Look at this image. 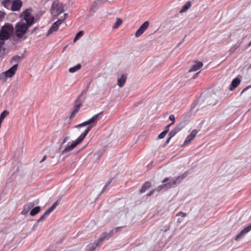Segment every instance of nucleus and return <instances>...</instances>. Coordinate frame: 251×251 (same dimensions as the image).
Masks as SVG:
<instances>
[{"instance_id":"obj_1","label":"nucleus","mask_w":251,"mask_h":251,"mask_svg":"<svg viewBox=\"0 0 251 251\" xmlns=\"http://www.w3.org/2000/svg\"><path fill=\"white\" fill-rule=\"evenodd\" d=\"M31 14V9H27L20 15L22 20L26 23L19 22L15 25V35L19 39L23 37L28 28L34 24V18Z\"/></svg>"},{"instance_id":"obj_2","label":"nucleus","mask_w":251,"mask_h":251,"mask_svg":"<svg viewBox=\"0 0 251 251\" xmlns=\"http://www.w3.org/2000/svg\"><path fill=\"white\" fill-rule=\"evenodd\" d=\"M92 126H89L84 132L82 133L77 139L71 145H68L62 151V154L67 153L73 150L78 144L81 143L85 138L88 132L91 130Z\"/></svg>"},{"instance_id":"obj_3","label":"nucleus","mask_w":251,"mask_h":251,"mask_svg":"<svg viewBox=\"0 0 251 251\" xmlns=\"http://www.w3.org/2000/svg\"><path fill=\"white\" fill-rule=\"evenodd\" d=\"M14 32V27L10 24H5L0 30V40L4 41L9 39Z\"/></svg>"},{"instance_id":"obj_4","label":"nucleus","mask_w":251,"mask_h":251,"mask_svg":"<svg viewBox=\"0 0 251 251\" xmlns=\"http://www.w3.org/2000/svg\"><path fill=\"white\" fill-rule=\"evenodd\" d=\"M64 5L58 0L53 1L50 8L51 14L54 16H58L62 13L64 10Z\"/></svg>"},{"instance_id":"obj_5","label":"nucleus","mask_w":251,"mask_h":251,"mask_svg":"<svg viewBox=\"0 0 251 251\" xmlns=\"http://www.w3.org/2000/svg\"><path fill=\"white\" fill-rule=\"evenodd\" d=\"M120 228V227H117L115 230H111L109 233L104 232L102 233L98 242L96 243L95 247H93V249L91 251H94L95 250V248L99 246V245L103 242L105 239H108L109 238L111 237L115 233H116L118 229Z\"/></svg>"},{"instance_id":"obj_6","label":"nucleus","mask_w":251,"mask_h":251,"mask_svg":"<svg viewBox=\"0 0 251 251\" xmlns=\"http://www.w3.org/2000/svg\"><path fill=\"white\" fill-rule=\"evenodd\" d=\"M120 228V227H117L115 230H111L109 233L104 232L102 233L98 242L96 243L95 247H93V249L91 251H94L95 250V248L99 246V245L103 242L105 239H108L109 238L111 237L115 233H116L118 229Z\"/></svg>"},{"instance_id":"obj_7","label":"nucleus","mask_w":251,"mask_h":251,"mask_svg":"<svg viewBox=\"0 0 251 251\" xmlns=\"http://www.w3.org/2000/svg\"><path fill=\"white\" fill-rule=\"evenodd\" d=\"M102 113V112H100L95 115H94L93 117H92L91 118H90L89 120L85 121L78 126H77V127H81L83 126H85L86 125H89L92 124L93 125H95L98 121L100 119L101 115Z\"/></svg>"},{"instance_id":"obj_8","label":"nucleus","mask_w":251,"mask_h":251,"mask_svg":"<svg viewBox=\"0 0 251 251\" xmlns=\"http://www.w3.org/2000/svg\"><path fill=\"white\" fill-rule=\"evenodd\" d=\"M183 178V176H178L176 178V179H172L170 182H169L167 183H165L163 185L159 186L157 188L156 190L157 191H160L162 189L171 188L173 185H175L176 184L177 180H178L179 179H182Z\"/></svg>"},{"instance_id":"obj_9","label":"nucleus","mask_w":251,"mask_h":251,"mask_svg":"<svg viewBox=\"0 0 251 251\" xmlns=\"http://www.w3.org/2000/svg\"><path fill=\"white\" fill-rule=\"evenodd\" d=\"M149 25V22L146 21L144 22L139 27V28L136 31L135 34V36L137 37H139L148 28Z\"/></svg>"},{"instance_id":"obj_10","label":"nucleus","mask_w":251,"mask_h":251,"mask_svg":"<svg viewBox=\"0 0 251 251\" xmlns=\"http://www.w3.org/2000/svg\"><path fill=\"white\" fill-rule=\"evenodd\" d=\"M251 230V224L244 228L236 236L235 240L239 241L241 238H243L247 233Z\"/></svg>"},{"instance_id":"obj_11","label":"nucleus","mask_w":251,"mask_h":251,"mask_svg":"<svg viewBox=\"0 0 251 251\" xmlns=\"http://www.w3.org/2000/svg\"><path fill=\"white\" fill-rule=\"evenodd\" d=\"M18 69V65L14 64L13 67L5 72L3 74L6 77H11L13 76Z\"/></svg>"},{"instance_id":"obj_12","label":"nucleus","mask_w":251,"mask_h":251,"mask_svg":"<svg viewBox=\"0 0 251 251\" xmlns=\"http://www.w3.org/2000/svg\"><path fill=\"white\" fill-rule=\"evenodd\" d=\"M22 6V2L21 0H12L11 10L13 11H19Z\"/></svg>"},{"instance_id":"obj_13","label":"nucleus","mask_w":251,"mask_h":251,"mask_svg":"<svg viewBox=\"0 0 251 251\" xmlns=\"http://www.w3.org/2000/svg\"><path fill=\"white\" fill-rule=\"evenodd\" d=\"M197 133V130H193L191 133L189 135H188L187 137L186 138L184 142V145H187L190 143L195 138Z\"/></svg>"},{"instance_id":"obj_14","label":"nucleus","mask_w":251,"mask_h":251,"mask_svg":"<svg viewBox=\"0 0 251 251\" xmlns=\"http://www.w3.org/2000/svg\"><path fill=\"white\" fill-rule=\"evenodd\" d=\"M62 23V21L60 20L59 19L54 23L52 25L51 27L49 29L48 31V33L50 34L53 32L56 31L59 26V25Z\"/></svg>"},{"instance_id":"obj_15","label":"nucleus","mask_w":251,"mask_h":251,"mask_svg":"<svg viewBox=\"0 0 251 251\" xmlns=\"http://www.w3.org/2000/svg\"><path fill=\"white\" fill-rule=\"evenodd\" d=\"M77 100L75 101V104L74 106V108L73 111L72 112L71 115H70V118H73L74 117L75 115V114L79 111L80 108L82 106V104L80 102L77 103Z\"/></svg>"},{"instance_id":"obj_16","label":"nucleus","mask_w":251,"mask_h":251,"mask_svg":"<svg viewBox=\"0 0 251 251\" xmlns=\"http://www.w3.org/2000/svg\"><path fill=\"white\" fill-rule=\"evenodd\" d=\"M34 206V204L32 202H29L25 204L23 208V210L21 212V214L23 215H26L30 209Z\"/></svg>"},{"instance_id":"obj_17","label":"nucleus","mask_w":251,"mask_h":251,"mask_svg":"<svg viewBox=\"0 0 251 251\" xmlns=\"http://www.w3.org/2000/svg\"><path fill=\"white\" fill-rule=\"evenodd\" d=\"M203 66V63L201 62L196 61L195 64L192 66L189 70V72L197 71Z\"/></svg>"},{"instance_id":"obj_18","label":"nucleus","mask_w":251,"mask_h":251,"mask_svg":"<svg viewBox=\"0 0 251 251\" xmlns=\"http://www.w3.org/2000/svg\"><path fill=\"white\" fill-rule=\"evenodd\" d=\"M240 82L241 80L238 78H235L233 79L230 85L229 89L231 91L233 90L235 88L239 85Z\"/></svg>"},{"instance_id":"obj_19","label":"nucleus","mask_w":251,"mask_h":251,"mask_svg":"<svg viewBox=\"0 0 251 251\" xmlns=\"http://www.w3.org/2000/svg\"><path fill=\"white\" fill-rule=\"evenodd\" d=\"M183 128V126H181L180 124H179L177 126H176L173 130H171L169 134V136L170 138H172L174 137L177 132L180 131Z\"/></svg>"},{"instance_id":"obj_20","label":"nucleus","mask_w":251,"mask_h":251,"mask_svg":"<svg viewBox=\"0 0 251 251\" xmlns=\"http://www.w3.org/2000/svg\"><path fill=\"white\" fill-rule=\"evenodd\" d=\"M126 80V75H122L120 78H119L118 79V85L119 87H123Z\"/></svg>"},{"instance_id":"obj_21","label":"nucleus","mask_w":251,"mask_h":251,"mask_svg":"<svg viewBox=\"0 0 251 251\" xmlns=\"http://www.w3.org/2000/svg\"><path fill=\"white\" fill-rule=\"evenodd\" d=\"M151 186V183L149 181L145 182L142 185L141 189L140 190V193H144L146 190L149 189Z\"/></svg>"},{"instance_id":"obj_22","label":"nucleus","mask_w":251,"mask_h":251,"mask_svg":"<svg viewBox=\"0 0 251 251\" xmlns=\"http://www.w3.org/2000/svg\"><path fill=\"white\" fill-rule=\"evenodd\" d=\"M2 5L7 9H11L12 0H3L1 2Z\"/></svg>"},{"instance_id":"obj_23","label":"nucleus","mask_w":251,"mask_h":251,"mask_svg":"<svg viewBox=\"0 0 251 251\" xmlns=\"http://www.w3.org/2000/svg\"><path fill=\"white\" fill-rule=\"evenodd\" d=\"M23 57L20 56L15 55L13 56L11 59V63H15V64H17L18 66V63L22 60Z\"/></svg>"},{"instance_id":"obj_24","label":"nucleus","mask_w":251,"mask_h":251,"mask_svg":"<svg viewBox=\"0 0 251 251\" xmlns=\"http://www.w3.org/2000/svg\"><path fill=\"white\" fill-rule=\"evenodd\" d=\"M40 210L41 208L40 206H36L31 210L30 214L32 216H35L40 212Z\"/></svg>"},{"instance_id":"obj_25","label":"nucleus","mask_w":251,"mask_h":251,"mask_svg":"<svg viewBox=\"0 0 251 251\" xmlns=\"http://www.w3.org/2000/svg\"><path fill=\"white\" fill-rule=\"evenodd\" d=\"M81 68V65L80 64H77L76 66L71 67L69 69V71L70 73H73L79 70Z\"/></svg>"},{"instance_id":"obj_26","label":"nucleus","mask_w":251,"mask_h":251,"mask_svg":"<svg viewBox=\"0 0 251 251\" xmlns=\"http://www.w3.org/2000/svg\"><path fill=\"white\" fill-rule=\"evenodd\" d=\"M191 6V3L190 1H188L183 6L182 8L180 11V13L183 12L187 10Z\"/></svg>"},{"instance_id":"obj_27","label":"nucleus","mask_w":251,"mask_h":251,"mask_svg":"<svg viewBox=\"0 0 251 251\" xmlns=\"http://www.w3.org/2000/svg\"><path fill=\"white\" fill-rule=\"evenodd\" d=\"M122 22L123 21L122 19L120 18H117L116 19V22L113 25L112 28L115 29L118 28L122 25Z\"/></svg>"},{"instance_id":"obj_28","label":"nucleus","mask_w":251,"mask_h":251,"mask_svg":"<svg viewBox=\"0 0 251 251\" xmlns=\"http://www.w3.org/2000/svg\"><path fill=\"white\" fill-rule=\"evenodd\" d=\"M9 114V112L7 110H4L0 115V121L3 122L4 118Z\"/></svg>"},{"instance_id":"obj_29","label":"nucleus","mask_w":251,"mask_h":251,"mask_svg":"<svg viewBox=\"0 0 251 251\" xmlns=\"http://www.w3.org/2000/svg\"><path fill=\"white\" fill-rule=\"evenodd\" d=\"M57 203L54 202L52 206L49 208L46 212H45V215H49L57 206Z\"/></svg>"},{"instance_id":"obj_30","label":"nucleus","mask_w":251,"mask_h":251,"mask_svg":"<svg viewBox=\"0 0 251 251\" xmlns=\"http://www.w3.org/2000/svg\"><path fill=\"white\" fill-rule=\"evenodd\" d=\"M84 32L83 31H79L75 35L74 39V42H76L79 38L82 37L83 35Z\"/></svg>"},{"instance_id":"obj_31","label":"nucleus","mask_w":251,"mask_h":251,"mask_svg":"<svg viewBox=\"0 0 251 251\" xmlns=\"http://www.w3.org/2000/svg\"><path fill=\"white\" fill-rule=\"evenodd\" d=\"M166 134V131H163L159 134L158 138L159 139H162L165 136Z\"/></svg>"},{"instance_id":"obj_32","label":"nucleus","mask_w":251,"mask_h":251,"mask_svg":"<svg viewBox=\"0 0 251 251\" xmlns=\"http://www.w3.org/2000/svg\"><path fill=\"white\" fill-rule=\"evenodd\" d=\"M169 119L172 121V123L171 124V125H173L175 122V116L174 115H171L170 116H169Z\"/></svg>"},{"instance_id":"obj_33","label":"nucleus","mask_w":251,"mask_h":251,"mask_svg":"<svg viewBox=\"0 0 251 251\" xmlns=\"http://www.w3.org/2000/svg\"><path fill=\"white\" fill-rule=\"evenodd\" d=\"M5 13L2 11H0V22L2 21L5 17Z\"/></svg>"},{"instance_id":"obj_34","label":"nucleus","mask_w":251,"mask_h":251,"mask_svg":"<svg viewBox=\"0 0 251 251\" xmlns=\"http://www.w3.org/2000/svg\"><path fill=\"white\" fill-rule=\"evenodd\" d=\"M68 17V13H65L63 15V18L59 19L60 20L62 21V23L64 22V20H65Z\"/></svg>"},{"instance_id":"obj_35","label":"nucleus","mask_w":251,"mask_h":251,"mask_svg":"<svg viewBox=\"0 0 251 251\" xmlns=\"http://www.w3.org/2000/svg\"><path fill=\"white\" fill-rule=\"evenodd\" d=\"M68 139H69V137L67 136H65L64 137V139H63V141H62V143L61 144L63 145V144H65L67 141Z\"/></svg>"},{"instance_id":"obj_36","label":"nucleus","mask_w":251,"mask_h":251,"mask_svg":"<svg viewBox=\"0 0 251 251\" xmlns=\"http://www.w3.org/2000/svg\"><path fill=\"white\" fill-rule=\"evenodd\" d=\"M48 215H45V212L44 214L39 219L38 221L39 222V221H42L45 218V217H46Z\"/></svg>"},{"instance_id":"obj_37","label":"nucleus","mask_w":251,"mask_h":251,"mask_svg":"<svg viewBox=\"0 0 251 251\" xmlns=\"http://www.w3.org/2000/svg\"><path fill=\"white\" fill-rule=\"evenodd\" d=\"M172 125L171 124H170L168 126H167L165 127V130H164V131H166V133H167V132L169 131V129H170V126H171Z\"/></svg>"},{"instance_id":"obj_38","label":"nucleus","mask_w":251,"mask_h":251,"mask_svg":"<svg viewBox=\"0 0 251 251\" xmlns=\"http://www.w3.org/2000/svg\"><path fill=\"white\" fill-rule=\"evenodd\" d=\"M180 215H182V217H185L186 216V214L182 212H179L176 214V216H180Z\"/></svg>"},{"instance_id":"obj_39","label":"nucleus","mask_w":251,"mask_h":251,"mask_svg":"<svg viewBox=\"0 0 251 251\" xmlns=\"http://www.w3.org/2000/svg\"><path fill=\"white\" fill-rule=\"evenodd\" d=\"M4 44V42L0 40V49H1Z\"/></svg>"},{"instance_id":"obj_40","label":"nucleus","mask_w":251,"mask_h":251,"mask_svg":"<svg viewBox=\"0 0 251 251\" xmlns=\"http://www.w3.org/2000/svg\"><path fill=\"white\" fill-rule=\"evenodd\" d=\"M47 158V156L44 155L42 158V159L40 161V163H42L43 161H44Z\"/></svg>"},{"instance_id":"obj_41","label":"nucleus","mask_w":251,"mask_h":251,"mask_svg":"<svg viewBox=\"0 0 251 251\" xmlns=\"http://www.w3.org/2000/svg\"><path fill=\"white\" fill-rule=\"evenodd\" d=\"M169 180V178H168V177H166V178H165L163 180L162 182H163V183H165V182H167Z\"/></svg>"},{"instance_id":"obj_42","label":"nucleus","mask_w":251,"mask_h":251,"mask_svg":"<svg viewBox=\"0 0 251 251\" xmlns=\"http://www.w3.org/2000/svg\"><path fill=\"white\" fill-rule=\"evenodd\" d=\"M153 193V190L151 191L148 194L147 196H151Z\"/></svg>"},{"instance_id":"obj_43","label":"nucleus","mask_w":251,"mask_h":251,"mask_svg":"<svg viewBox=\"0 0 251 251\" xmlns=\"http://www.w3.org/2000/svg\"><path fill=\"white\" fill-rule=\"evenodd\" d=\"M112 179H109L108 182H107V183L106 184V185H107V186H108L109 185V184L112 181Z\"/></svg>"},{"instance_id":"obj_44","label":"nucleus","mask_w":251,"mask_h":251,"mask_svg":"<svg viewBox=\"0 0 251 251\" xmlns=\"http://www.w3.org/2000/svg\"><path fill=\"white\" fill-rule=\"evenodd\" d=\"M248 87H247V88H245V89H244L242 91V92H241V94H242V93H243L245 91H246L247 90V89H248Z\"/></svg>"},{"instance_id":"obj_45","label":"nucleus","mask_w":251,"mask_h":251,"mask_svg":"<svg viewBox=\"0 0 251 251\" xmlns=\"http://www.w3.org/2000/svg\"><path fill=\"white\" fill-rule=\"evenodd\" d=\"M172 138H170V137L169 136V137L166 140V143H168L170 140V139H171Z\"/></svg>"},{"instance_id":"obj_46","label":"nucleus","mask_w":251,"mask_h":251,"mask_svg":"<svg viewBox=\"0 0 251 251\" xmlns=\"http://www.w3.org/2000/svg\"><path fill=\"white\" fill-rule=\"evenodd\" d=\"M107 186H108L107 185L105 184L102 189V191H103L104 190H105L106 189V188L107 187Z\"/></svg>"},{"instance_id":"obj_47","label":"nucleus","mask_w":251,"mask_h":251,"mask_svg":"<svg viewBox=\"0 0 251 251\" xmlns=\"http://www.w3.org/2000/svg\"><path fill=\"white\" fill-rule=\"evenodd\" d=\"M169 226H168L167 227V228H166V229H165V231H167V230H169Z\"/></svg>"},{"instance_id":"obj_48","label":"nucleus","mask_w":251,"mask_h":251,"mask_svg":"<svg viewBox=\"0 0 251 251\" xmlns=\"http://www.w3.org/2000/svg\"><path fill=\"white\" fill-rule=\"evenodd\" d=\"M3 122L0 121V128H1V124Z\"/></svg>"},{"instance_id":"obj_49","label":"nucleus","mask_w":251,"mask_h":251,"mask_svg":"<svg viewBox=\"0 0 251 251\" xmlns=\"http://www.w3.org/2000/svg\"><path fill=\"white\" fill-rule=\"evenodd\" d=\"M250 67H251V66H250Z\"/></svg>"}]
</instances>
